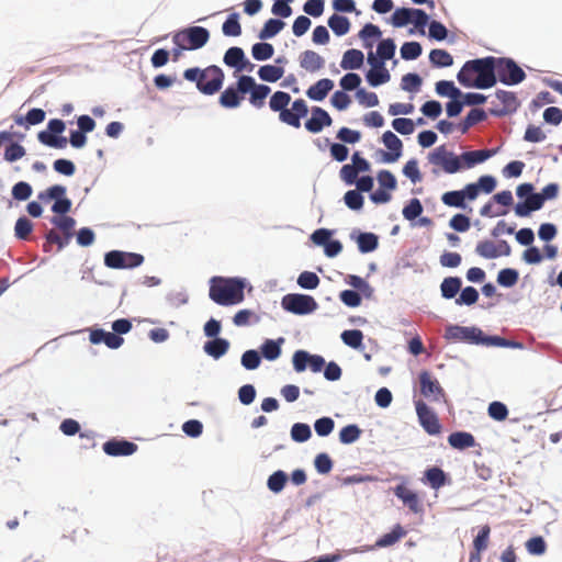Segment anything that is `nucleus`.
I'll return each mask as SVG.
<instances>
[{
    "label": "nucleus",
    "instance_id": "aec40b11",
    "mask_svg": "<svg viewBox=\"0 0 562 562\" xmlns=\"http://www.w3.org/2000/svg\"><path fill=\"white\" fill-rule=\"evenodd\" d=\"M137 450V445L127 440H109L103 443V451L113 457L131 456Z\"/></svg>",
    "mask_w": 562,
    "mask_h": 562
},
{
    "label": "nucleus",
    "instance_id": "f8f14e48",
    "mask_svg": "<svg viewBox=\"0 0 562 562\" xmlns=\"http://www.w3.org/2000/svg\"><path fill=\"white\" fill-rule=\"evenodd\" d=\"M490 112L495 116H504L510 114L519 106V101L514 92L497 90L495 98L492 100Z\"/></svg>",
    "mask_w": 562,
    "mask_h": 562
},
{
    "label": "nucleus",
    "instance_id": "774afa93",
    "mask_svg": "<svg viewBox=\"0 0 562 562\" xmlns=\"http://www.w3.org/2000/svg\"><path fill=\"white\" fill-rule=\"evenodd\" d=\"M423 213V205L420 201L416 198L412 199L409 203L403 209V216L413 221Z\"/></svg>",
    "mask_w": 562,
    "mask_h": 562
},
{
    "label": "nucleus",
    "instance_id": "7c9ffc66",
    "mask_svg": "<svg viewBox=\"0 0 562 562\" xmlns=\"http://www.w3.org/2000/svg\"><path fill=\"white\" fill-rule=\"evenodd\" d=\"M363 58L364 56L361 50L355 48L348 49L342 56L340 66L344 69H359L363 64Z\"/></svg>",
    "mask_w": 562,
    "mask_h": 562
},
{
    "label": "nucleus",
    "instance_id": "09e8293b",
    "mask_svg": "<svg viewBox=\"0 0 562 562\" xmlns=\"http://www.w3.org/2000/svg\"><path fill=\"white\" fill-rule=\"evenodd\" d=\"M251 54L256 60H267L273 56L274 48L269 43H256L251 48Z\"/></svg>",
    "mask_w": 562,
    "mask_h": 562
},
{
    "label": "nucleus",
    "instance_id": "3c124183",
    "mask_svg": "<svg viewBox=\"0 0 562 562\" xmlns=\"http://www.w3.org/2000/svg\"><path fill=\"white\" fill-rule=\"evenodd\" d=\"M311 436L312 431L307 424L296 423L291 428V438L296 442H305Z\"/></svg>",
    "mask_w": 562,
    "mask_h": 562
},
{
    "label": "nucleus",
    "instance_id": "a19ab883",
    "mask_svg": "<svg viewBox=\"0 0 562 562\" xmlns=\"http://www.w3.org/2000/svg\"><path fill=\"white\" fill-rule=\"evenodd\" d=\"M285 23L278 19H269L266 21L263 27L259 33L260 40H267L276 36L283 27Z\"/></svg>",
    "mask_w": 562,
    "mask_h": 562
},
{
    "label": "nucleus",
    "instance_id": "680f3d73",
    "mask_svg": "<svg viewBox=\"0 0 562 562\" xmlns=\"http://www.w3.org/2000/svg\"><path fill=\"white\" fill-rule=\"evenodd\" d=\"M412 21V9L398 8L392 14V24L395 27H402Z\"/></svg>",
    "mask_w": 562,
    "mask_h": 562
},
{
    "label": "nucleus",
    "instance_id": "5fc2aeb1",
    "mask_svg": "<svg viewBox=\"0 0 562 562\" xmlns=\"http://www.w3.org/2000/svg\"><path fill=\"white\" fill-rule=\"evenodd\" d=\"M361 429L357 425L345 426L339 432V440L345 445L352 443L359 439Z\"/></svg>",
    "mask_w": 562,
    "mask_h": 562
},
{
    "label": "nucleus",
    "instance_id": "37998d69",
    "mask_svg": "<svg viewBox=\"0 0 562 562\" xmlns=\"http://www.w3.org/2000/svg\"><path fill=\"white\" fill-rule=\"evenodd\" d=\"M288 482V475L282 470L273 472L267 481L268 488L273 493H280Z\"/></svg>",
    "mask_w": 562,
    "mask_h": 562
},
{
    "label": "nucleus",
    "instance_id": "412c9836",
    "mask_svg": "<svg viewBox=\"0 0 562 562\" xmlns=\"http://www.w3.org/2000/svg\"><path fill=\"white\" fill-rule=\"evenodd\" d=\"M394 494L398 497L411 512L417 514L423 510V505L418 495L407 486L400 484L394 488Z\"/></svg>",
    "mask_w": 562,
    "mask_h": 562
},
{
    "label": "nucleus",
    "instance_id": "dca6fc26",
    "mask_svg": "<svg viewBox=\"0 0 562 562\" xmlns=\"http://www.w3.org/2000/svg\"><path fill=\"white\" fill-rule=\"evenodd\" d=\"M495 188L496 180L493 176H482L479 178L477 182L467 184L461 191L464 195V201L467 199L473 201L479 196L480 192L488 194L492 193Z\"/></svg>",
    "mask_w": 562,
    "mask_h": 562
},
{
    "label": "nucleus",
    "instance_id": "de8ad7c7",
    "mask_svg": "<svg viewBox=\"0 0 562 562\" xmlns=\"http://www.w3.org/2000/svg\"><path fill=\"white\" fill-rule=\"evenodd\" d=\"M436 92L441 97H450L457 99L461 95V91L454 86L452 81L440 80L436 83Z\"/></svg>",
    "mask_w": 562,
    "mask_h": 562
},
{
    "label": "nucleus",
    "instance_id": "bf43d9fd",
    "mask_svg": "<svg viewBox=\"0 0 562 562\" xmlns=\"http://www.w3.org/2000/svg\"><path fill=\"white\" fill-rule=\"evenodd\" d=\"M381 34L382 33H381L379 26H376L372 23H368L359 32V37L364 42L366 48H371L372 43L368 42V40L371 37H373V38L380 37Z\"/></svg>",
    "mask_w": 562,
    "mask_h": 562
},
{
    "label": "nucleus",
    "instance_id": "b1692460",
    "mask_svg": "<svg viewBox=\"0 0 562 562\" xmlns=\"http://www.w3.org/2000/svg\"><path fill=\"white\" fill-rule=\"evenodd\" d=\"M424 483L428 484L434 490H439L449 483V479L442 469L431 467L424 473Z\"/></svg>",
    "mask_w": 562,
    "mask_h": 562
},
{
    "label": "nucleus",
    "instance_id": "2eb2a0df",
    "mask_svg": "<svg viewBox=\"0 0 562 562\" xmlns=\"http://www.w3.org/2000/svg\"><path fill=\"white\" fill-rule=\"evenodd\" d=\"M446 337L454 341H468L472 344H480L483 340V333L475 327L450 326L447 328Z\"/></svg>",
    "mask_w": 562,
    "mask_h": 562
},
{
    "label": "nucleus",
    "instance_id": "f03ea898",
    "mask_svg": "<svg viewBox=\"0 0 562 562\" xmlns=\"http://www.w3.org/2000/svg\"><path fill=\"white\" fill-rule=\"evenodd\" d=\"M291 102L289 93L283 91L274 92L269 101V106L273 112H279L281 122L299 128L301 126V119L305 117L308 113V108L303 99H296L292 102L291 109H286Z\"/></svg>",
    "mask_w": 562,
    "mask_h": 562
},
{
    "label": "nucleus",
    "instance_id": "0e129e2a",
    "mask_svg": "<svg viewBox=\"0 0 562 562\" xmlns=\"http://www.w3.org/2000/svg\"><path fill=\"white\" fill-rule=\"evenodd\" d=\"M491 528L488 525H484L477 536L473 540V549L477 551H484L487 549L488 539H490Z\"/></svg>",
    "mask_w": 562,
    "mask_h": 562
},
{
    "label": "nucleus",
    "instance_id": "7ed1b4c3",
    "mask_svg": "<svg viewBox=\"0 0 562 562\" xmlns=\"http://www.w3.org/2000/svg\"><path fill=\"white\" fill-rule=\"evenodd\" d=\"M183 77L188 81H195L198 90L206 95H213L218 92L225 79L224 71L215 65L209 66L205 69L198 67L186 69Z\"/></svg>",
    "mask_w": 562,
    "mask_h": 562
},
{
    "label": "nucleus",
    "instance_id": "052dcab7",
    "mask_svg": "<svg viewBox=\"0 0 562 562\" xmlns=\"http://www.w3.org/2000/svg\"><path fill=\"white\" fill-rule=\"evenodd\" d=\"M395 44L393 42V40L391 38H386V40H382L379 45H378V49H376V53H378V56L383 60H389L391 58H393L394 54H395Z\"/></svg>",
    "mask_w": 562,
    "mask_h": 562
},
{
    "label": "nucleus",
    "instance_id": "f257e3e1",
    "mask_svg": "<svg viewBox=\"0 0 562 562\" xmlns=\"http://www.w3.org/2000/svg\"><path fill=\"white\" fill-rule=\"evenodd\" d=\"M495 61L494 56L468 60L458 72L457 79L467 88H492L496 83Z\"/></svg>",
    "mask_w": 562,
    "mask_h": 562
},
{
    "label": "nucleus",
    "instance_id": "864d4df0",
    "mask_svg": "<svg viewBox=\"0 0 562 562\" xmlns=\"http://www.w3.org/2000/svg\"><path fill=\"white\" fill-rule=\"evenodd\" d=\"M487 413L492 419L497 422H503L508 417L507 406L498 401H494L488 405Z\"/></svg>",
    "mask_w": 562,
    "mask_h": 562
},
{
    "label": "nucleus",
    "instance_id": "603ef678",
    "mask_svg": "<svg viewBox=\"0 0 562 562\" xmlns=\"http://www.w3.org/2000/svg\"><path fill=\"white\" fill-rule=\"evenodd\" d=\"M423 48L418 42H406L401 47V56L403 59L413 60L422 55Z\"/></svg>",
    "mask_w": 562,
    "mask_h": 562
},
{
    "label": "nucleus",
    "instance_id": "20e7f679",
    "mask_svg": "<svg viewBox=\"0 0 562 562\" xmlns=\"http://www.w3.org/2000/svg\"><path fill=\"white\" fill-rule=\"evenodd\" d=\"M209 295L220 305H234L244 300L243 284L234 279L213 278Z\"/></svg>",
    "mask_w": 562,
    "mask_h": 562
},
{
    "label": "nucleus",
    "instance_id": "e433bc0d",
    "mask_svg": "<svg viewBox=\"0 0 562 562\" xmlns=\"http://www.w3.org/2000/svg\"><path fill=\"white\" fill-rule=\"evenodd\" d=\"M50 222L63 232L67 240L72 237L76 225L75 218L67 215L54 216Z\"/></svg>",
    "mask_w": 562,
    "mask_h": 562
},
{
    "label": "nucleus",
    "instance_id": "6e6552de",
    "mask_svg": "<svg viewBox=\"0 0 562 562\" xmlns=\"http://www.w3.org/2000/svg\"><path fill=\"white\" fill-rule=\"evenodd\" d=\"M239 90L241 93H250L249 103L256 109H261L265 105L266 98L271 92L267 85H259L250 76L243 75L239 77Z\"/></svg>",
    "mask_w": 562,
    "mask_h": 562
},
{
    "label": "nucleus",
    "instance_id": "393cba45",
    "mask_svg": "<svg viewBox=\"0 0 562 562\" xmlns=\"http://www.w3.org/2000/svg\"><path fill=\"white\" fill-rule=\"evenodd\" d=\"M225 65L236 68L238 71L245 70L248 60L245 58V53L240 47H231L226 50L224 58Z\"/></svg>",
    "mask_w": 562,
    "mask_h": 562
},
{
    "label": "nucleus",
    "instance_id": "c9c22d12",
    "mask_svg": "<svg viewBox=\"0 0 562 562\" xmlns=\"http://www.w3.org/2000/svg\"><path fill=\"white\" fill-rule=\"evenodd\" d=\"M328 26L331 29V31L337 36H342V35H345V34H347L349 32V30H350V22L344 15L333 14L328 19Z\"/></svg>",
    "mask_w": 562,
    "mask_h": 562
},
{
    "label": "nucleus",
    "instance_id": "a18cd8bd",
    "mask_svg": "<svg viewBox=\"0 0 562 562\" xmlns=\"http://www.w3.org/2000/svg\"><path fill=\"white\" fill-rule=\"evenodd\" d=\"M340 338L345 345L358 349L362 345L363 334L359 329H348L341 333Z\"/></svg>",
    "mask_w": 562,
    "mask_h": 562
},
{
    "label": "nucleus",
    "instance_id": "4468645a",
    "mask_svg": "<svg viewBox=\"0 0 562 562\" xmlns=\"http://www.w3.org/2000/svg\"><path fill=\"white\" fill-rule=\"evenodd\" d=\"M420 393L432 402H439L445 397V391L439 381L429 372L422 371L418 375Z\"/></svg>",
    "mask_w": 562,
    "mask_h": 562
},
{
    "label": "nucleus",
    "instance_id": "f704fd0d",
    "mask_svg": "<svg viewBox=\"0 0 562 562\" xmlns=\"http://www.w3.org/2000/svg\"><path fill=\"white\" fill-rule=\"evenodd\" d=\"M461 284H462L461 279L458 277L445 278L440 285L441 295L445 299L454 297L457 295V293L460 291Z\"/></svg>",
    "mask_w": 562,
    "mask_h": 562
},
{
    "label": "nucleus",
    "instance_id": "423d86ee",
    "mask_svg": "<svg viewBox=\"0 0 562 562\" xmlns=\"http://www.w3.org/2000/svg\"><path fill=\"white\" fill-rule=\"evenodd\" d=\"M210 38V32L202 26H190L177 32L172 36L176 46H180L188 50H194L203 47Z\"/></svg>",
    "mask_w": 562,
    "mask_h": 562
},
{
    "label": "nucleus",
    "instance_id": "49530a36",
    "mask_svg": "<svg viewBox=\"0 0 562 562\" xmlns=\"http://www.w3.org/2000/svg\"><path fill=\"white\" fill-rule=\"evenodd\" d=\"M281 342H283V338H280L279 342L271 340V339L266 340L261 346L262 356L267 360H270V361L279 358V356L281 353V348H280Z\"/></svg>",
    "mask_w": 562,
    "mask_h": 562
},
{
    "label": "nucleus",
    "instance_id": "69168bd1",
    "mask_svg": "<svg viewBox=\"0 0 562 562\" xmlns=\"http://www.w3.org/2000/svg\"><path fill=\"white\" fill-rule=\"evenodd\" d=\"M314 465L319 474H328L333 469V461L327 453L322 452L315 457Z\"/></svg>",
    "mask_w": 562,
    "mask_h": 562
},
{
    "label": "nucleus",
    "instance_id": "bb28decb",
    "mask_svg": "<svg viewBox=\"0 0 562 562\" xmlns=\"http://www.w3.org/2000/svg\"><path fill=\"white\" fill-rule=\"evenodd\" d=\"M492 155L493 151L488 149L465 151L460 156L462 168L470 169L477 164L484 162Z\"/></svg>",
    "mask_w": 562,
    "mask_h": 562
},
{
    "label": "nucleus",
    "instance_id": "5701e85b",
    "mask_svg": "<svg viewBox=\"0 0 562 562\" xmlns=\"http://www.w3.org/2000/svg\"><path fill=\"white\" fill-rule=\"evenodd\" d=\"M325 65L324 58L316 52L307 49L300 55V66L308 72H316Z\"/></svg>",
    "mask_w": 562,
    "mask_h": 562
},
{
    "label": "nucleus",
    "instance_id": "4be33fe9",
    "mask_svg": "<svg viewBox=\"0 0 562 562\" xmlns=\"http://www.w3.org/2000/svg\"><path fill=\"white\" fill-rule=\"evenodd\" d=\"M244 93L239 90V79L236 86L227 87L220 95L218 102L225 109H234L240 105Z\"/></svg>",
    "mask_w": 562,
    "mask_h": 562
},
{
    "label": "nucleus",
    "instance_id": "6e6d98bb",
    "mask_svg": "<svg viewBox=\"0 0 562 562\" xmlns=\"http://www.w3.org/2000/svg\"><path fill=\"white\" fill-rule=\"evenodd\" d=\"M475 251L479 256L486 259H494L498 257V252L496 251V244L492 240H482L477 243Z\"/></svg>",
    "mask_w": 562,
    "mask_h": 562
},
{
    "label": "nucleus",
    "instance_id": "c85d7f7f",
    "mask_svg": "<svg viewBox=\"0 0 562 562\" xmlns=\"http://www.w3.org/2000/svg\"><path fill=\"white\" fill-rule=\"evenodd\" d=\"M407 535V531L400 525H395L393 529L380 537L376 542V548H386L395 544L397 541H400L402 538H404Z\"/></svg>",
    "mask_w": 562,
    "mask_h": 562
},
{
    "label": "nucleus",
    "instance_id": "6ab92c4d",
    "mask_svg": "<svg viewBox=\"0 0 562 562\" xmlns=\"http://www.w3.org/2000/svg\"><path fill=\"white\" fill-rule=\"evenodd\" d=\"M89 339L93 345L103 342L110 349H117L124 342V339L121 336L103 329H91Z\"/></svg>",
    "mask_w": 562,
    "mask_h": 562
},
{
    "label": "nucleus",
    "instance_id": "e2e57ef3",
    "mask_svg": "<svg viewBox=\"0 0 562 562\" xmlns=\"http://www.w3.org/2000/svg\"><path fill=\"white\" fill-rule=\"evenodd\" d=\"M33 224L32 222L26 217H20L18 218L14 227L15 236L19 239H27L30 234L32 233Z\"/></svg>",
    "mask_w": 562,
    "mask_h": 562
},
{
    "label": "nucleus",
    "instance_id": "39448f33",
    "mask_svg": "<svg viewBox=\"0 0 562 562\" xmlns=\"http://www.w3.org/2000/svg\"><path fill=\"white\" fill-rule=\"evenodd\" d=\"M558 193L559 186L557 183H549L542 189L541 193L527 196L524 202L517 203L515 205V213L519 217H526L531 212L540 210L547 200L555 199Z\"/></svg>",
    "mask_w": 562,
    "mask_h": 562
},
{
    "label": "nucleus",
    "instance_id": "9d476101",
    "mask_svg": "<svg viewBox=\"0 0 562 562\" xmlns=\"http://www.w3.org/2000/svg\"><path fill=\"white\" fill-rule=\"evenodd\" d=\"M428 159L430 164L441 167L447 173H456L462 169L460 156L449 151L445 145L435 148Z\"/></svg>",
    "mask_w": 562,
    "mask_h": 562
},
{
    "label": "nucleus",
    "instance_id": "a211bd4d",
    "mask_svg": "<svg viewBox=\"0 0 562 562\" xmlns=\"http://www.w3.org/2000/svg\"><path fill=\"white\" fill-rule=\"evenodd\" d=\"M333 120L330 115L322 108L314 106L312 116L305 122V128L311 133H319L325 126H330Z\"/></svg>",
    "mask_w": 562,
    "mask_h": 562
},
{
    "label": "nucleus",
    "instance_id": "8fccbe9b",
    "mask_svg": "<svg viewBox=\"0 0 562 562\" xmlns=\"http://www.w3.org/2000/svg\"><path fill=\"white\" fill-rule=\"evenodd\" d=\"M519 274L517 270L512 268L502 269L497 274V282L502 286L510 288L514 286L518 281Z\"/></svg>",
    "mask_w": 562,
    "mask_h": 562
},
{
    "label": "nucleus",
    "instance_id": "2f4dec72",
    "mask_svg": "<svg viewBox=\"0 0 562 562\" xmlns=\"http://www.w3.org/2000/svg\"><path fill=\"white\" fill-rule=\"evenodd\" d=\"M228 347L229 344L226 339L215 338L205 342L204 351L213 358L218 359L227 352Z\"/></svg>",
    "mask_w": 562,
    "mask_h": 562
},
{
    "label": "nucleus",
    "instance_id": "473e14b6",
    "mask_svg": "<svg viewBox=\"0 0 562 562\" xmlns=\"http://www.w3.org/2000/svg\"><path fill=\"white\" fill-rule=\"evenodd\" d=\"M391 75L384 65L371 68L367 72V80L372 87H378L380 85L386 83L390 81Z\"/></svg>",
    "mask_w": 562,
    "mask_h": 562
},
{
    "label": "nucleus",
    "instance_id": "c756f323",
    "mask_svg": "<svg viewBox=\"0 0 562 562\" xmlns=\"http://www.w3.org/2000/svg\"><path fill=\"white\" fill-rule=\"evenodd\" d=\"M45 111L42 109L34 108L30 110L25 116L16 115L14 116L15 124L24 127H29L30 125H37L45 120Z\"/></svg>",
    "mask_w": 562,
    "mask_h": 562
},
{
    "label": "nucleus",
    "instance_id": "1a4fd4ad",
    "mask_svg": "<svg viewBox=\"0 0 562 562\" xmlns=\"http://www.w3.org/2000/svg\"><path fill=\"white\" fill-rule=\"evenodd\" d=\"M144 262V256L136 252L111 250L104 256V265L111 269H132Z\"/></svg>",
    "mask_w": 562,
    "mask_h": 562
},
{
    "label": "nucleus",
    "instance_id": "9b49d317",
    "mask_svg": "<svg viewBox=\"0 0 562 562\" xmlns=\"http://www.w3.org/2000/svg\"><path fill=\"white\" fill-rule=\"evenodd\" d=\"M282 307L297 315H305L317 308L314 297L305 294H286L282 299Z\"/></svg>",
    "mask_w": 562,
    "mask_h": 562
},
{
    "label": "nucleus",
    "instance_id": "a878e982",
    "mask_svg": "<svg viewBox=\"0 0 562 562\" xmlns=\"http://www.w3.org/2000/svg\"><path fill=\"white\" fill-rule=\"evenodd\" d=\"M334 88V82L330 79L324 78L318 80L316 83L311 86L307 91L306 95L314 101H322L324 100L329 91Z\"/></svg>",
    "mask_w": 562,
    "mask_h": 562
},
{
    "label": "nucleus",
    "instance_id": "4c0bfd02",
    "mask_svg": "<svg viewBox=\"0 0 562 562\" xmlns=\"http://www.w3.org/2000/svg\"><path fill=\"white\" fill-rule=\"evenodd\" d=\"M357 244L361 252H371L378 248V236L373 233H361L357 238Z\"/></svg>",
    "mask_w": 562,
    "mask_h": 562
},
{
    "label": "nucleus",
    "instance_id": "58836bf2",
    "mask_svg": "<svg viewBox=\"0 0 562 562\" xmlns=\"http://www.w3.org/2000/svg\"><path fill=\"white\" fill-rule=\"evenodd\" d=\"M486 119V113L482 109H472L464 120L460 124V131L461 133H467L470 127L475 125L476 123H480Z\"/></svg>",
    "mask_w": 562,
    "mask_h": 562
},
{
    "label": "nucleus",
    "instance_id": "4d7b16f0",
    "mask_svg": "<svg viewBox=\"0 0 562 562\" xmlns=\"http://www.w3.org/2000/svg\"><path fill=\"white\" fill-rule=\"evenodd\" d=\"M422 86V78L417 74H406L402 77L401 87L408 92L418 91Z\"/></svg>",
    "mask_w": 562,
    "mask_h": 562
},
{
    "label": "nucleus",
    "instance_id": "0eeeda50",
    "mask_svg": "<svg viewBox=\"0 0 562 562\" xmlns=\"http://www.w3.org/2000/svg\"><path fill=\"white\" fill-rule=\"evenodd\" d=\"M496 81L513 86L526 78L525 71L510 58L495 57Z\"/></svg>",
    "mask_w": 562,
    "mask_h": 562
},
{
    "label": "nucleus",
    "instance_id": "13d9d810",
    "mask_svg": "<svg viewBox=\"0 0 562 562\" xmlns=\"http://www.w3.org/2000/svg\"><path fill=\"white\" fill-rule=\"evenodd\" d=\"M25 154L26 150L22 145H20L19 143H11L5 147L4 160H7L8 162H14L24 157Z\"/></svg>",
    "mask_w": 562,
    "mask_h": 562
},
{
    "label": "nucleus",
    "instance_id": "c03bdc74",
    "mask_svg": "<svg viewBox=\"0 0 562 562\" xmlns=\"http://www.w3.org/2000/svg\"><path fill=\"white\" fill-rule=\"evenodd\" d=\"M441 201L445 205L450 207L464 209V195L461 190L448 191L441 195Z\"/></svg>",
    "mask_w": 562,
    "mask_h": 562
},
{
    "label": "nucleus",
    "instance_id": "ea45409f",
    "mask_svg": "<svg viewBox=\"0 0 562 562\" xmlns=\"http://www.w3.org/2000/svg\"><path fill=\"white\" fill-rule=\"evenodd\" d=\"M429 60L436 67H449L453 64L451 54L440 48L432 49L429 53Z\"/></svg>",
    "mask_w": 562,
    "mask_h": 562
},
{
    "label": "nucleus",
    "instance_id": "cd10ccee",
    "mask_svg": "<svg viewBox=\"0 0 562 562\" xmlns=\"http://www.w3.org/2000/svg\"><path fill=\"white\" fill-rule=\"evenodd\" d=\"M449 445L459 450L472 448L475 446V439L472 434L467 431H456L448 437Z\"/></svg>",
    "mask_w": 562,
    "mask_h": 562
},
{
    "label": "nucleus",
    "instance_id": "ddd939ff",
    "mask_svg": "<svg viewBox=\"0 0 562 562\" xmlns=\"http://www.w3.org/2000/svg\"><path fill=\"white\" fill-rule=\"evenodd\" d=\"M416 414L418 420L425 431L431 436L438 435L441 431V425L437 415L427 406L423 401L415 402Z\"/></svg>",
    "mask_w": 562,
    "mask_h": 562
},
{
    "label": "nucleus",
    "instance_id": "72a5a7b5",
    "mask_svg": "<svg viewBox=\"0 0 562 562\" xmlns=\"http://www.w3.org/2000/svg\"><path fill=\"white\" fill-rule=\"evenodd\" d=\"M284 75V69L274 65H263L258 70V76L262 81L276 82Z\"/></svg>",
    "mask_w": 562,
    "mask_h": 562
},
{
    "label": "nucleus",
    "instance_id": "79ce46f5",
    "mask_svg": "<svg viewBox=\"0 0 562 562\" xmlns=\"http://www.w3.org/2000/svg\"><path fill=\"white\" fill-rule=\"evenodd\" d=\"M223 34L226 36H239L241 34V26L239 23V14L232 13L222 25Z\"/></svg>",
    "mask_w": 562,
    "mask_h": 562
},
{
    "label": "nucleus",
    "instance_id": "338daca9",
    "mask_svg": "<svg viewBox=\"0 0 562 562\" xmlns=\"http://www.w3.org/2000/svg\"><path fill=\"white\" fill-rule=\"evenodd\" d=\"M297 284L307 290H313L319 284V278L316 273L304 271L297 278Z\"/></svg>",
    "mask_w": 562,
    "mask_h": 562
},
{
    "label": "nucleus",
    "instance_id": "f3484780",
    "mask_svg": "<svg viewBox=\"0 0 562 562\" xmlns=\"http://www.w3.org/2000/svg\"><path fill=\"white\" fill-rule=\"evenodd\" d=\"M382 140L383 144L390 149L389 153H383V161L395 162L402 155V140L391 131L384 132Z\"/></svg>",
    "mask_w": 562,
    "mask_h": 562
}]
</instances>
